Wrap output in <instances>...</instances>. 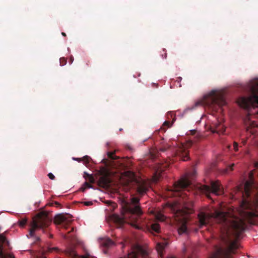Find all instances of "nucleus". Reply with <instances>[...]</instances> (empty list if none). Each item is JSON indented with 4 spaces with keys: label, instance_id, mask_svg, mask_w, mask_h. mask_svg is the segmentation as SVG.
<instances>
[{
    "label": "nucleus",
    "instance_id": "nucleus-6",
    "mask_svg": "<svg viewBox=\"0 0 258 258\" xmlns=\"http://www.w3.org/2000/svg\"><path fill=\"white\" fill-rule=\"evenodd\" d=\"M200 189L202 192L205 193L208 198H209L210 192L216 195H221L223 194V190L221 188V185L218 181H212L211 186L206 185H201Z\"/></svg>",
    "mask_w": 258,
    "mask_h": 258
},
{
    "label": "nucleus",
    "instance_id": "nucleus-15",
    "mask_svg": "<svg viewBox=\"0 0 258 258\" xmlns=\"http://www.w3.org/2000/svg\"><path fill=\"white\" fill-rule=\"evenodd\" d=\"M169 243L166 240H163V241L158 242L156 245V249L160 255L162 254L163 251Z\"/></svg>",
    "mask_w": 258,
    "mask_h": 258
},
{
    "label": "nucleus",
    "instance_id": "nucleus-38",
    "mask_svg": "<svg viewBox=\"0 0 258 258\" xmlns=\"http://www.w3.org/2000/svg\"><path fill=\"white\" fill-rule=\"evenodd\" d=\"M61 35H62V36H66V33H65L64 32H62V33H61Z\"/></svg>",
    "mask_w": 258,
    "mask_h": 258
},
{
    "label": "nucleus",
    "instance_id": "nucleus-34",
    "mask_svg": "<svg viewBox=\"0 0 258 258\" xmlns=\"http://www.w3.org/2000/svg\"><path fill=\"white\" fill-rule=\"evenodd\" d=\"M196 132H197L196 130H191V131H190V134L192 135H195L196 134Z\"/></svg>",
    "mask_w": 258,
    "mask_h": 258
},
{
    "label": "nucleus",
    "instance_id": "nucleus-29",
    "mask_svg": "<svg viewBox=\"0 0 258 258\" xmlns=\"http://www.w3.org/2000/svg\"><path fill=\"white\" fill-rule=\"evenodd\" d=\"M181 80H182V78L180 77H178L176 80V82L177 83V84L179 85V87L181 86V85L180 84Z\"/></svg>",
    "mask_w": 258,
    "mask_h": 258
},
{
    "label": "nucleus",
    "instance_id": "nucleus-42",
    "mask_svg": "<svg viewBox=\"0 0 258 258\" xmlns=\"http://www.w3.org/2000/svg\"><path fill=\"white\" fill-rule=\"evenodd\" d=\"M168 258H175V257H174V256H170V257H169Z\"/></svg>",
    "mask_w": 258,
    "mask_h": 258
},
{
    "label": "nucleus",
    "instance_id": "nucleus-39",
    "mask_svg": "<svg viewBox=\"0 0 258 258\" xmlns=\"http://www.w3.org/2000/svg\"><path fill=\"white\" fill-rule=\"evenodd\" d=\"M127 148H128L129 150H132V147H131L130 146H127Z\"/></svg>",
    "mask_w": 258,
    "mask_h": 258
},
{
    "label": "nucleus",
    "instance_id": "nucleus-20",
    "mask_svg": "<svg viewBox=\"0 0 258 258\" xmlns=\"http://www.w3.org/2000/svg\"><path fill=\"white\" fill-rule=\"evenodd\" d=\"M187 231V227L185 224H182L178 229L179 234H182Z\"/></svg>",
    "mask_w": 258,
    "mask_h": 258
},
{
    "label": "nucleus",
    "instance_id": "nucleus-1",
    "mask_svg": "<svg viewBox=\"0 0 258 258\" xmlns=\"http://www.w3.org/2000/svg\"><path fill=\"white\" fill-rule=\"evenodd\" d=\"M121 216L113 214L111 219L114 223L121 227L124 223H127L136 229H140L142 221L141 216L143 211L140 206V199L132 197L128 201H123Z\"/></svg>",
    "mask_w": 258,
    "mask_h": 258
},
{
    "label": "nucleus",
    "instance_id": "nucleus-18",
    "mask_svg": "<svg viewBox=\"0 0 258 258\" xmlns=\"http://www.w3.org/2000/svg\"><path fill=\"white\" fill-rule=\"evenodd\" d=\"M102 244L104 246L108 247L114 244L113 241L109 238L105 239L102 242Z\"/></svg>",
    "mask_w": 258,
    "mask_h": 258
},
{
    "label": "nucleus",
    "instance_id": "nucleus-36",
    "mask_svg": "<svg viewBox=\"0 0 258 258\" xmlns=\"http://www.w3.org/2000/svg\"><path fill=\"white\" fill-rule=\"evenodd\" d=\"M254 167H255V168H257V169H258V162H255V163H254Z\"/></svg>",
    "mask_w": 258,
    "mask_h": 258
},
{
    "label": "nucleus",
    "instance_id": "nucleus-43",
    "mask_svg": "<svg viewBox=\"0 0 258 258\" xmlns=\"http://www.w3.org/2000/svg\"><path fill=\"white\" fill-rule=\"evenodd\" d=\"M71 63H72L73 59V58H71Z\"/></svg>",
    "mask_w": 258,
    "mask_h": 258
},
{
    "label": "nucleus",
    "instance_id": "nucleus-25",
    "mask_svg": "<svg viewBox=\"0 0 258 258\" xmlns=\"http://www.w3.org/2000/svg\"><path fill=\"white\" fill-rule=\"evenodd\" d=\"M174 121H175V119H174V118L173 119V121H172V122H170V121H165L164 122L163 125H164V126H167L168 127H171V126H172V124H173V122H174Z\"/></svg>",
    "mask_w": 258,
    "mask_h": 258
},
{
    "label": "nucleus",
    "instance_id": "nucleus-2",
    "mask_svg": "<svg viewBox=\"0 0 258 258\" xmlns=\"http://www.w3.org/2000/svg\"><path fill=\"white\" fill-rule=\"evenodd\" d=\"M203 104L213 111H217L219 108L226 105V102L223 95L217 91H212L205 95L202 102H197L196 106Z\"/></svg>",
    "mask_w": 258,
    "mask_h": 258
},
{
    "label": "nucleus",
    "instance_id": "nucleus-32",
    "mask_svg": "<svg viewBox=\"0 0 258 258\" xmlns=\"http://www.w3.org/2000/svg\"><path fill=\"white\" fill-rule=\"evenodd\" d=\"M84 204L85 206H88L92 205V202H84Z\"/></svg>",
    "mask_w": 258,
    "mask_h": 258
},
{
    "label": "nucleus",
    "instance_id": "nucleus-3",
    "mask_svg": "<svg viewBox=\"0 0 258 258\" xmlns=\"http://www.w3.org/2000/svg\"><path fill=\"white\" fill-rule=\"evenodd\" d=\"M196 175V171L194 170L190 173L188 174L186 176L181 178L178 181L175 182L174 184L172 191L175 192V195L178 196L182 198L183 202H186L187 195L185 191L187 190L189 191V188H191V183L190 179H192Z\"/></svg>",
    "mask_w": 258,
    "mask_h": 258
},
{
    "label": "nucleus",
    "instance_id": "nucleus-44",
    "mask_svg": "<svg viewBox=\"0 0 258 258\" xmlns=\"http://www.w3.org/2000/svg\"><path fill=\"white\" fill-rule=\"evenodd\" d=\"M71 230H72V231H74V228H73H73H72V229H71Z\"/></svg>",
    "mask_w": 258,
    "mask_h": 258
},
{
    "label": "nucleus",
    "instance_id": "nucleus-37",
    "mask_svg": "<svg viewBox=\"0 0 258 258\" xmlns=\"http://www.w3.org/2000/svg\"><path fill=\"white\" fill-rule=\"evenodd\" d=\"M65 237V238L68 239V238H70V236H69V235H65V237Z\"/></svg>",
    "mask_w": 258,
    "mask_h": 258
},
{
    "label": "nucleus",
    "instance_id": "nucleus-21",
    "mask_svg": "<svg viewBox=\"0 0 258 258\" xmlns=\"http://www.w3.org/2000/svg\"><path fill=\"white\" fill-rule=\"evenodd\" d=\"M156 219L160 221H163L165 219L164 216L161 213H157L155 216Z\"/></svg>",
    "mask_w": 258,
    "mask_h": 258
},
{
    "label": "nucleus",
    "instance_id": "nucleus-11",
    "mask_svg": "<svg viewBox=\"0 0 258 258\" xmlns=\"http://www.w3.org/2000/svg\"><path fill=\"white\" fill-rule=\"evenodd\" d=\"M7 239L4 234H0V258H15L11 254H5L3 251V244L7 242Z\"/></svg>",
    "mask_w": 258,
    "mask_h": 258
},
{
    "label": "nucleus",
    "instance_id": "nucleus-8",
    "mask_svg": "<svg viewBox=\"0 0 258 258\" xmlns=\"http://www.w3.org/2000/svg\"><path fill=\"white\" fill-rule=\"evenodd\" d=\"M73 220V216L71 214L62 213L55 216L54 222L55 224L62 225L63 226H65L66 225L70 224Z\"/></svg>",
    "mask_w": 258,
    "mask_h": 258
},
{
    "label": "nucleus",
    "instance_id": "nucleus-17",
    "mask_svg": "<svg viewBox=\"0 0 258 258\" xmlns=\"http://www.w3.org/2000/svg\"><path fill=\"white\" fill-rule=\"evenodd\" d=\"M74 160L78 161L79 162H83L84 164L87 166V164L89 163L91 158L88 156H85L83 158H74Z\"/></svg>",
    "mask_w": 258,
    "mask_h": 258
},
{
    "label": "nucleus",
    "instance_id": "nucleus-41",
    "mask_svg": "<svg viewBox=\"0 0 258 258\" xmlns=\"http://www.w3.org/2000/svg\"><path fill=\"white\" fill-rule=\"evenodd\" d=\"M166 57H167V53L165 52V55H164V58H166Z\"/></svg>",
    "mask_w": 258,
    "mask_h": 258
},
{
    "label": "nucleus",
    "instance_id": "nucleus-5",
    "mask_svg": "<svg viewBox=\"0 0 258 258\" xmlns=\"http://www.w3.org/2000/svg\"><path fill=\"white\" fill-rule=\"evenodd\" d=\"M252 95L247 97H241L238 100V103L241 107L248 109L253 103L258 105V84L251 88Z\"/></svg>",
    "mask_w": 258,
    "mask_h": 258
},
{
    "label": "nucleus",
    "instance_id": "nucleus-28",
    "mask_svg": "<svg viewBox=\"0 0 258 258\" xmlns=\"http://www.w3.org/2000/svg\"><path fill=\"white\" fill-rule=\"evenodd\" d=\"M87 175L89 177V180L90 182L94 183V179L93 177L88 174H87Z\"/></svg>",
    "mask_w": 258,
    "mask_h": 258
},
{
    "label": "nucleus",
    "instance_id": "nucleus-12",
    "mask_svg": "<svg viewBox=\"0 0 258 258\" xmlns=\"http://www.w3.org/2000/svg\"><path fill=\"white\" fill-rule=\"evenodd\" d=\"M198 219L200 227L201 228L204 226H206L209 224L210 217L204 212H200L198 214Z\"/></svg>",
    "mask_w": 258,
    "mask_h": 258
},
{
    "label": "nucleus",
    "instance_id": "nucleus-19",
    "mask_svg": "<svg viewBox=\"0 0 258 258\" xmlns=\"http://www.w3.org/2000/svg\"><path fill=\"white\" fill-rule=\"evenodd\" d=\"M151 229L153 231H154L157 233H159L160 231V225L158 223H153L152 224H151Z\"/></svg>",
    "mask_w": 258,
    "mask_h": 258
},
{
    "label": "nucleus",
    "instance_id": "nucleus-24",
    "mask_svg": "<svg viewBox=\"0 0 258 258\" xmlns=\"http://www.w3.org/2000/svg\"><path fill=\"white\" fill-rule=\"evenodd\" d=\"M67 62V58L65 57H61L59 59V63L61 66H63L66 64Z\"/></svg>",
    "mask_w": 258,
    "mask_h": 258
},
{
    "label": "nucleus",
    "instance_id": "nucleus-45",
    "mask_svg": "<svg viewBox=\"0 0 258 258\" xmlns=\"http://www.w3.org/2000/svg\"><path fill=\"white\" fill-rule=\"evenodd\" d=\"M37 240H39V237H37Z\"/></svg>",
    "mask_w": 258,
    "mask_h": 258
},
{
    "label": "nucleus",
    "instance_id": "nucleus-10",
    "mask_svg": "<svg viewBox=\"0 0 258 258\" xmlns=\"http://www.w3.org/2000/svg\"><path fill=\"white\" fill-rule=\"evenodd\" d=\"M169 165L170 163L166 162L164 164L158 165L153 177V180L154 182H157L159 181V179L162 176V172L164 171L165 168L169 166Z\"/></svg>",
    "mask_w": 258,
    "mask_h": 258
},
{
    "label": "nucleus",
    "instance_id": "nucleus-9",
    "mask_svg": "<svg viewBox=\"0 0 258 258\" xmlns=\"http://www.w3.org/2000/svg\"><path fill=\"white\" fill-rule=\"evenodd\" d=\"M192 144L191 141H188L186 145H182L176 151V156L183 161H186L189 159V151L187 148L190 147Z\"/></svg>",
    "mask_w": 258,
    "mask_h": 258
},
{
    "label": "nucleus",
    "instance_id": "nucleus-14",
    "mask_svg": "<svg viewBox=\"0 0 258 258\" xmlns=\"http://www.w3.org/2000/svg\"><path fill=\"white\" fill-rule=\"evenodd\" d=\"M148 190V188L145 183H140L138 184L137 191L141 196H143Z\"/></svg>",
    "mask_w": 258,
    "mask_h": 258
},
{
    "label": "nucleus",
    "instance_id": "nucleus-26",
    "mask_svg": "<svg viewBox=\"0 0 258 258\" xmlns=\"http://www.w3.org/2000/svg\"><path fill=\"white\" fill-rule=\"evenodd\" d=\"M107 156L109 158L112 160H114L116 158V157L114 155V153L113 152H108Z\"/></svg>",
    "mask_w": 258,
    "mask_h": 258
},
{
    "label": "nucleus",
    "instance_id": "nucleus-33",
    "mask_svg": "<svg viewBox=\"0 0 258 258\" xmlns=\"http://www.w3.org/2000/svg\"><path fill=\"white\" fill-rule=\"evenodd\" d=\"M90 256V255L89 254H87L86 256H78V257H75V258H89V257Z\"/></svg>",
    "mask_w": 258,
    "mask_h": 258
},
{
    "label": "nucleus",
    "instance_id": "nucleus-22",
    "mask_svg": "<svg viewBox=\"0 0 258 258\" xmlns=\"http://www.w3.org/2000/svg\"><path fill=\"white\" fill-rule=\"evenodd\" d=\"M92 187V186L91 185V184H90L87 182H85L84 184L83 187H82L81 189L82 191H84L86 188H90Z\"/></svg>",
    "mask_w": 258,
    "mask_h": 258
},
{
    "label": "nucleus",
    "instance_id": "nucleus-35",
    "mask_svg": "<svg viewBox=\"0 0 258 258\" xmlns=\"http://www.w3.org/2000/svg\"><path fill=\"white\" fill-rule=\"evenodd\" d=\"M234 164H232L230 166H229V168L230 169V170H233V167H234Z\"/></svg>",
    "mask_w": 258,
    "mask_h": 258
},
{
    "label": "nucleus",
    "instance_id": "nucleus-13",
    "mask_svg": "<svg viewBox=\"0 0 258 258\" xmlns=\"http://www.w3.org/2000/svg\"><path fill=\"white\" fill-rule=\"evenodd\" d=\"M213 127H214V128L212 131L213 133L223 134L225 131V126L219 122L214 123Z\"/></svg>",
    "mask_w": 258,
    "mask_h": 258
},
{
    "label": "nucleus",
    "instance_id": "nucleus-7",
    "mask_svg": "<svg viewBox=\"0 0 258 258\" xmlns=\"http://www.w3.org/2000/svg\"><path fill=\"white\" fill-rule=\"evenodd\" d=\"M125 258H150L148 253L139 245H135Z\"/></svg>",
    "mask_w": 258,
    "mask_h": 258
},
{
    "label": "nucleus",
    "instance_id": "nucleus-27",
    "mask_svg": "<svg viewBox=\"0 0 258 258\" xmlns=\"http://www.w3.org/2000/svg\"><path fill=\"white\" fill-rule=\"evenodd\" d=\"M58 250V248L56 247H49L48 248V251L49 252H52L53 251H57Z\"/></svg>",
    "mask_w": 258,
    "mask_h": 258
},
{
    "label": "nucleus",
    "instance_id": "nucleus-23",
    "mask_svg": "<svg viewBox=\"0 0 258 258\" xmlns=\"http://www.w3.org/2000/svg\"><path fill=\"white\" fill-rule=\"evenodd\" d=\"M27 222V220L26 219H22L19 220L18 223L21 227H23L26 224Z\"/></svg>",
    "mask_w": 258,
    "mask_h": 258
},
{
    "label": "nucleus",
    "instance_id": "nucleus-40",
    "mask_svg": "<svg viewBox=\"0 0 258 258\" xmlns=\"http://www.w3.org/2000/svg\"><path fill=\"white\" fill-rule=\"evenodd\" d=\"M107 204H110V203H111V202L110 201H108L106 203Z\"/></svg>",
    "mask_w": 258,
    "mask_h": 258
},
{
    "label": "nucleus",
    "instance_id": "nucleus-4",
    "mask_svg": "<svg viewBox=\"0 0 258 258\" xmlns=\"http://www.w3.org/2000/svg\"><path fill=\"white\" fill-rule=\"evenodd\" d=\"M51 222V218L49 217L47 212L42 211L40 212L33 219L31 223L30 235L34 236L35 232L39 229H41L44 231V229L48 227Z\"/></svg>",
    "mask_w": 258,
    "mask_h": 258
},
{
    "label": "nucleus",
    "instance_id": "nucleus-31",
    "mask_svg": "<svg viewBox=\"0 0 258 258\" xmlns=\"http://www.w3.org/2000/svg\"><path fill=\"white\" fill-rule=\"evenodd\" d=\"M48 176L51 180H54L55 179V176L52 173H49Z\"/></svg>",
    "mask_w": 258,
    "mask_h": 258
},
{
    "label": "nucleus",
    "instance_id": "nucleus-16",
    "mask_svg": "<svg viewBox=\"0 0 258 258\" xmlns=\"http://www.w3.org/2000/svg\"><path fill=\"white\" fill-rule=\"evenodd\" d=\"M98 182L100 184L103 186H107L110 181L108 177L107 174L106 173L105 175H103L99 177Z\"/></svg>",
    "mask_w": 258,
    "mask_h": 258
},
{
    "label": "nucleus",
    "instance_id": "nucleus-30",
    "mask_svg": "<svg viewBox=\"0 0 258 258\" xmlns=\"http://www.w3.org/2000/svg\"><path fill=\"white\" fill-rule=\"evenodd\" d=\"M234 150L235 152H237L238 150V144L234 142L233 143Z\"/></svg>",
    "mask_w": 258,
    "mask_h": 258
},
{
    "label": "nucleus",
    "instance_id": "nucleus-46",
    "mask_svg": "<svg viewBox=\"0 0 258 258\" xmlns=\"http://www.w3.org/2000/svg\"><path fill=\"white\" fill-rule=\"evenodd\" d=\"M165 49H163V51H165Z\"/></svg>",
    "mask_w": 258,
    "mask_h": 258
}]
</instances>
